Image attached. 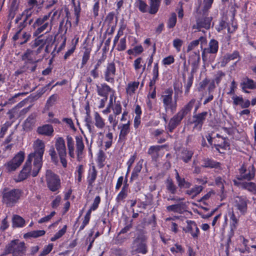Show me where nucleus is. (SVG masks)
<instances>
[{
	"instance_id": "nucleus-64",
	"label": "nucleus",
	"mask_w": 256,
	"mask_h": 256,
	"mask_svg": "<svg viewBox=\"0 0 256 256\" xmlns=\"http://www.w3.org/2000/svg\"><path fill=\"white\" fill-rule=\"evenodd\" d=\"M53 244H50L47 246H44L43 250L40 252V256H45L48 254L52 250L53 248Z\"/></svg>"
},
{
	"instance_id": "nucleus-59",
	"label": "nucleus",
	"mask_w": 256,
	"mask_h": 256,
	"mask_svg": "<svg viewBox=\"0 0 256 256\" xmlns=\"http://www.w3.org/2000/svg\"><path fill=\"white\" fill-rule=\"evenodd\" d=\"M58 98V96L57 94H52L47 100L46 102V106L48 108H50L53 106L55 104Z\"/></svg>"
},
{
	"instance_id": "nucleus-45",
	"label": "nucleus",
	"mask_w": 256,
	"mask_h": 256,
	"mask_svg": "<svg viewBox=\"0 0 256 256\" xmlns=\"http://www.w3.org/2000/svg\"><path fill=\"white\" fill-rule=\"evenodd\" d=\"M200 42H201L202 44L206 42V39L203 36H200L198 40L192 41L188 46L187 52H189L197 47L200 44Z\"/></svg>"
},
{
	"instance_id": "nucleus-5",
	"label": "nucleus",
	"mask_w": 256,
	"mask_h": 256,
	"mask_svg": "<svg viewBox=\"0 0 256 256\" xmlns=\"http://www.w3.org/2000/svg\"><path fill=\"white\" fill-rule=\"evenodd\" d=\"M5 254H12V256H24L27 251L26 244L19 239H14L10 241L4 250Z\"/></svg>"
},
{
	"instance_id": "nucleus-13",
	"label": "nucleus",
	"mask_w": 256,
	"mask_h": 256,
	"mask_svg": "<svg viewBox=\"0 0 256 256\" xmlns=\"http://www.w3.org/2000/svg\"><path fill=\"white\" fill-rule=\"evenodd\" d=\"M248 200L244 196H237L234 201V206L240 216H244L248 212Z\"/></svg>"
},
{
	"instance_id": "nucleus-49",
	"label": "nucleus",
	"mask_w": 256,
	"mask_h": 256,
	"mask_svg": "<svg viewBox=\"0 0 256 256\" xmlns=\"http://www.w3.org/2000/svg\"><path fill=\"white\" fill-rule=\"evenodd\" d=\"M136 6L142 13L148 12V6L143 0H136L135 2Z\"/></svg>"
},
{
	"instance_id": "nucleus-10",
	"label": "nucleus",
	"mask_w": 256,
	"mask_h": 256,
	"mask_svg": "<svg viewBox=\"0 0 256 256\" xmlns=\"http://www.w3.org/2000/svg\"><path fill=\"white\" fill-rule=\"evenodd\" d=\"M55 148L60 159V162L64 168L67 166L66 151L64 140L62 137H58L56 139Z\"/></svg>"
},
{
	"instance_id": "nucleus-47",
	"label": "nucleus",
	"mask_w": 256,
	"mask_h": 256,
	"mask_svg": "<svg viewBox=\"0 0 256 256\" xmlns=\"http://www.w3.org/2000/svg\"><path fill=\"white\" fill-rule=\"evenodd\" d=\"M144 50L140 44L136 46L133 48L129 49L126 52L128 55H134L135 56L140 54Z\"/></svg>"
},
{
	"instance_id": "nucleus-58",
	"label": "nucleus",
	"mask_w": 256,
	"mask_h": 256,
	"mask_svg": "<svg viewBox=\"0 0 256 256\" xmlns=\"http://www.w3.org/2000/svg\"><path fill=\"white\" fill-rule=\"evenodd\" d=\"M112 110L114 114L116 116H118L122 113V107L120 100L115 102L112 108Z\"/></svg>"
},
{
	"instance_id": "nucleus-35",
	"label": "nucleus",
	"mask_w": 256,
	"mask_h": 256,
	"mask_svg": "<svg viewBox=\"0 0 256 256\" xmlns=\"http://www.w3.org/2000/svg\"><path fill=\"white\" fill-rule=\"evenodd\" d=\"M12 226L13 228H24L26 226L25 220L18 214H14L12 219Z\"/></svg>"
},
{
	"instance_id": "nucleus-14",
	"label": "nucleus",
	"mask_w": 256,
	"mask_h": 256,
	"mask_svg": "<svg viewBox=\"0 0 256 256\" xmlns=\"http://www.w3.org/2000/svg\"><path fill=\"white\" fill-rule=\"evenodd\" d=\"M46 32L44 34H40L36 36V38L34 40L31 46L32 48H35L38 46L44 47L46 45H50L52 42V36Z\"/></svg>"
},
{
	"instance_id": "nucleus-19",
	"label": "nucleus",
	"mask_w": 256,
	"mask_h": 256,
	"mask_svg": "<svg viewBox=\"0 0 256 256\" xmlns=\"http://www.w3.org/2000/svg\"><path fill=\"white\" fill-rule=\"evenodd\" d=\"M201 48L202 59L204 61H206L207 60L208 54H217L218 50V42L216 40L212 39L208 43V48L202 49V46H201Z\"/></svg>"
},
{
	"instance_id": "nucleus-39",
	"label": "nucleus",
	"mask_w": 256,
	"mask_h": 256,
	"mask_svg": "<svg viewBox=\"0 0 256 256\" xmlns=\"http://www.w3.org/2000/svg\"><path fill=\"white\" fill-rule=\"evenodd\" d=\"M204 187L202 186L195 184L192 188L187 190L185 194L188 196H191L192 198L199 194L203 190Z\"/></svg>"
},
{
	"instance_id": "nucleus-52",
	"label": "nucleus",
	"mask_w": 256,
	"mask_h": 256,
	"mask_svg": "<svg viewBox=\"0 0 256 256\" xmlns=\"http://www.w3.org/2000/svg\"><path fill=\"white\" fill-rule=\"evenodd\" d=\"M176 14L175 12H172L167 22V28L169 29L174 28L176 24Z\"/></svg>"
},
{
	"instance_id": "nucleus-32",
	"label": "nucleus",
	"mask_w": 256,
	"mask_h": 256,
	"mask_svg": "<svg viewBox=\"0 0 256 256\" xmlns=\"http://www.w3.org/2000/svg\"><path fill=\"white\" fill-rule=\"evenodd\" d=\"M152 78L150 80L148 86L150 88H152L154 86L157 81L159 80V64L158 62H156L154 63L152 72Z\"/></svg>"
},
{
	"instance_id": "nucleus-36",
	"label": "nucleus",
	"mask_w": 256,
	"mask_h": 256,
	"mask_svg": "<svg viewBox=\"0 0 256 256\" xmlns=\"http://www.w3.org/2000/svg\"><path fill=\"white\" fill-rule=\"evenodd\" d=\"M149 8L148 12L150 14H155L158 11L162 0H148Z\"/></svg>"
},
{
	"instance_id": "nucleus-31",
	"label": "nucleus",
	"mask_w": 256,
	"mask_h": 256,
	"mask_svg": "<svg viewBox=\"0 0 256 256\" xmlns=\"http://www.w3.org/2000/svg\"><path fill=\"white\" fill-rule=\"evenodd\" d=\"M98 175V171L94 166H92L88 170L86 178L88 187L92 188Z\"/></svg>"
},
{
	"instance_id": "nucleus-50",
	"label": "nucleus",
	"mask_w": 256,
	"mask_h": 256,
	"mask_svg": "<svg viewBox=\"0 0 256 256\" xmlns=\"http://www.w3.org/2000/svg\"><path fill=\"white\" fill-rule=\"evenodd\" d=\"M84 166L82 164L79 165L76 167V170L74 172L76 175V180L78 184H80L82 182L83 174L84 173Z\"/></svg>"
},
{
	"instance_id": "nucleus-29",
	"label": "nucleus",
	"mask_w": 256,
	"mask_h": 256,
	"mask_svg": "<svg viewBox=\"0 0 256 256\" xmlns=\"http://www.w3.org/2000/svg\"><path fill=\"white\" fill-rule=\"evenodd\" d=\"M221 165L220 162H216L212 158H207L202 160V166L204 168H216L222 170Z\"/></svg>"
},
{
	"instance_id": "nucleus-53",
	"label": "nucleus",
	"mask_w": 256,
	"mask_h": 256,
	"mask_svg": "<svg viewBox=\"0 0 256 256\" xmlns=\"http://www.w3.org/2000/svg\"><path fill=\"white\" fill-rule=\"evenodd\" d=\"M130 192L122 190L118 194L116 198V201L117 203H120L121 202H124V200L127 198L128 194Z\"/></svg>"
},
{
	"instance_id": "nucleus-3",
	"label": "nucleus",
	"mask_w": 256,
	"mask_h": 256,
	"mask_svg": "<svg viewBox=\"0 0 256 256\" xmlns=\"http://www.w3.org/2000/svg\"><path fill=\"white\" fill-rule=\"evenodd\" d=\"M1 202L6 208H12L19 203L24 192L18 188L5 187L1 190Z\"/></svg>"
},
{
	"instance_id": "nucleus-6",
	"label": "nucleus",
	"mask_w": 256,
	"mask_h": 256,
	"mask_svg": "<svg viewBox=\"0 0 256 256\" xmlns=\"http://www.w3.org/2000/svg\"><path fill=\"white\" fill-rule=\"evenodd\" d=\"M173 90L170 87L166 88L162 92L160 96V100L165 111L170 112L172 114L176 111L178 106V100L174 98V100H173Z\"/></svg>"
},
{
	"instance_id": "nucleus-55",
	"label": "nucleus",
	"mask_w": 256,
	"mask_h": 256,
	"mask_svg": "<svg viewBox=\"0 0 256 256\" xmlns=\"http://www.w3.org/2000/svg\"><path fill=\"white\" fill-rule=\"evenodd\" d=\"M67 230V226L64 225L63 228L56 232L54 235L50 238L52 242H54L62 237L66 232Z\"/></svg>"
},
{
	"instance_id": "nucleus-62",
	"label": "nucleus",
	"mask_w": 256,
	"mask_h": 256,
	"mask_svg": "<svg viewBox=\"0 0 256 256\" xmlns=\"http://www.w3.org/2000/svg\"><path fill=\"white\" fill-rule=\"evenodd\" d=\"M214 182L216 186L220 188V191H222L224 190V183L226 182L221 176L216 177Z\"/></svg>"
},
{
	"instance_id": "nucleus-20",
	"label": "nucleus",
	"mask_w": 256,
	"mask_h": 256,
	"mask_svg": "<svg viewBox=\"0 0 256 256\" xmlns=\"http://www.w3.org/2000/svg\"><path fill=\"white\" fill-rule=\"evenodd\" d=\"M228 216L230 218V230L234 231L238 228L239 222V216L237 217L232 209H229L228 213L224 216V224H228Z\"/></svg>"
},
{
	"instance_id": "nucleus-46",
	"label": "nucleus",
	"mask_w": 256,
	"mask_h": 256,
	"mask_svg": "<svg viewBox=\"0 0 256 256\" xmlns=\"http://www.w3.org/2000/svg\"><path fill=\"white\" fill-rule=\"evenodd\" d=\"M27 25L28 23L26 20H23L22 22L19 23L18 26V30L12 38V40L13 42H16V40L18 38V34H21L22 30L25 28Z\"/></svg>"
},
{
	"instance_id": "nucleus-57",
	"label": "nucleus",
	"mask_w": 256,
	"mask_h": 256,
	"mask_svg": "<svg viewBox=\"0 0 256 256\" xmlns=\"http://www.w3.org/2000/svg\"><path fill=\"white\" fill-rule=\"evenodd\" d=\"M101 202V198L100 196H96L94 199V201L91 204L90 208L88 210V211H90V212H92V211L96 210L99 204H100Z\"/></svg>"
},
{
	"instance_id": "nucleus-24",
	"label": "nucleus",
	"mask_w": 256,
	"mask_h": 256,
	"mask_svg": "<svg viewBox=\"0 0 256 256\" xmlns=\"http://www.w3.org/2000/svg\"><path fill=\"white\" fill-rule=\"evenodd\" d=\"M212 17H204L198 18L196 20V24L192 26L193 29H197L200 30L202 28L208 30L210 27Z\"/></svg>"
},
{
	"instance_id": "nucleus-56",
	"label": "nucleus",
	"mask_w": 256,
	"mask_h": 256,
	"mask_svg": "<svg viewBox=\"0 0 256 256\" xmlns=\"http://www.w3.org/2000/svg\"><path fill=\"white\" fill-rule=\"evenodd\" d=\"M174 90V98L178 100V96L182 94V84H178V83L174 82L173 84Z\"/></svg>"
},
{
	"instance_id": "nucleus-34",
	"label": "nucleus",
	"mask_w": 256,
	"mask_h": 256,
	"mask_svg": "<svg viewBox=\"0 0 256 256\" xmlns=\"http://www.w3.org/2000/svg\"><path fill=\"white\" fill-rule=\"evenodd\" d=\"M166 190L168 193L172 195H174L177 193L178 186H176L172 178L168 177L165 181Z\"/></svg>"
},
{
	"instance_id": "nucleus-63",
	"label": "nucleus",
	"mask_w": 256,
	"mask_h": 256,
	"mask_svg": "<svg viewBox=\"0 0 256 256\" xmlns=\"http://www.w3.org/2000/svg\"><path fill=\"white\" fill-rule=\"evenodd\" d=\"M170 251L173 254L182 253L184 252V250L182 246L178 244H176L174 246L170 248Z\"/></svg>"
},
{
	"instance_id": "nucleus-38",
	"label": "nucleus",
	"mask_w": 256,
	"mask_h": 256,
	"mask_svg": "<svg viewBox=\"0 0 256 256\" xmlns=\"http://www.w3.org/2000/svg\"><path fill=\"white\" fill-rule=\"evenodd\" d=\"M166 210L168 212L182 214L185 211V206L184 204L182 202L168 206L166 207Z\"/></svg>"
},
{
	"instance_id": "nucleus-42",
	"label": "nucleus",
	"mask_w": 256,
	"mask_h": 256,
	"mask_svg": "<svg viewBox=\"0 0 256 256\" xmlns=\"http://www.w3.org/2000/svg\"><path fill=\"white\" fill-rule=\"evenodd\" d=\"M31 38V34L30 32H22L20 36L18 34V38L16 40L17 44L19 45H23L28 42Z\"/></svg>"
},
{
	"instance_id": "nucleus-37",
	"label": "nucleus",
	"mask_w": 256,
	"mask_h": 256,
	"mask_svg": "<svg viewBox=\"0 0 256 256\" xmlns=\"http://www.w3.org/2000/svg\"><path fill=\"white\" fill-rule=\"evenodd\" d=\"M140 85V82L137 81L131 82L128 84L126 88V94L128 96H132L136 92Z\"/></svg>"
},
{
	"instance_id": "nucleus-28",
	"label": "nucleus",
	"mask_w": 256,
	"mask_h": 256,
	"mask_svg": "<svg viewBox=\"0 0 256 256\" xmlns=\"http://www.w3.org/2000/svg\"><path fill=\"white\" fill-rule=\"evenodd\" d=\"M76 142V154L77 160L80 161L82 158L84 145L83 142L82 137L80 136H76L75 138Z\"/></svg>"
},
{
	"instance_id": "nucleus-1",
	"label": "nucleus",
	"mask_w": 256,
	"mask_h": 256,
	"mask_svg": "<svg viewBox=\"0 0 256 256\" xmlns=\"http://www.w3.org/2000/svg\"><path fill=\"white\" fill-rule=\"evenodd\" d=\"M45 145L42 140H37L34 142V152L30 154L28 158L30 159L31 175L32 177L38 176L42 166V158Z\"/></svg>"
},
{
	"instance_id": "nucleus-4",
	"label": "nucleus",
	"mask_w": 256,
	"mask_h": 256,
	"mask_svg": "<svg viewBox=\"0 0 256 256\" xmlns=\"http://www.w3.org/2000/svg\"><path fill=\"white\" fill-rule=\"evenodd\" d=\"M52 14V12H50L46 14L40 16L35 20L32 25V28L34 30V36H38L45 30H46V32H50L52 26V20H50Z\"/></svg>"
},
{
	"instance_id": "nucleus-23",
	"label": "nucleus",
	"mask_w": 256,
	"mask_h": 256,
	"mask_svg": "<svg viewBox=\"0 0 256 256\" xmlns=\"http://www.w3.org/2000/svg\"><path fill=\"white\" fill-rule=\"evenodd\" d=\"M130 122L128 120L126 124H123L118 126L120 130L118 142H125L126 137L130 130Z\"/></svg>"
},
{
	"instance_id": "nucleus-17",
	"label": "nucleus",
	"mask_w": 256,
	"mask_h": 256,
	"mask_svg": "<svg viewBox=\"0 0 256 256\" xmlns=\"http://www.w3.org/2000/svg\"><path fill=\"white\" fill-rule=\"evenodd\" d=\"M208 114V112L204 111L193 114L192 124H194V130H196L198 131L202 130V126L206 120Z\"/></svg>"
},
{
	"instance_id": "nucleus-12",
	"label": "nucleus",
	"mask_w": 256,
	"mask_h": 256,
	"mask_svg": "<svg viewBox=\"0 0 256 256\" xmlns=\"http://www.w3.org/2000/svg\"><path fill=\"white\" fill-rule=\"evenodd\" d=\"M22 60L24 61L25 66L27 70L34 72L36 70L37 67V60H36L34 56V51L30 48H28L26 52L22 55Z\"/></svg>"
},
{
	"instance_id": "nucleus-48",
	"label": "nucleus",
	"mask_w": 256,
	"mask_h": 256,
	"mask_svg": "<svg viewBox=\"0 0 256 256\" xmlns=\"http://www.w3.org/2000/svg\"><path fill=\"white\" fill-rule=\"evenodd\" d=\"M106 160V156L104 152L102 150H100L98 153L96 158L98 166L99 168H102L104 166V162Z\"/></svg>"
},
{
	"instance_id": "nucleus-61",
	"label": "nucleus",
	"mask_w": 256,
	"mask_h": 256,
	"mask_svg": "<svg viewBox=\"0 0 256 256\" xmlns=\"http://www.w3.org/2000/svg\"><path fill=\"white\" fill-rule=\"evenodd\" d=\"M174 61V56L172 55H170L162 60V65L166 66L172 64Z\"/></svg>"
},
{
	"instance_id": "nucleus-16",
	"label": "nucleus",
	"mask_w": 256,
	"mask_h": 256,
	"mask_svg": "<svg viewBox=\"0 0 256 256\" xmlns=\"http://www.w3.org/2000/svg\"><path fill=\"white\" fill-rule=\"evenodd\" d=\"M186 226L182 228V230L186 234H189L194 240L198 239L200 234V230L195 221L187 220L186 221Z\"/></svg>"
},
{
	"instance_id": "nucleus-15",
	"label": "nucleus",
	"mask_w": 256,
	"mask_h": 256,
	"mask_svg": "<svg viewBox=\"0 0 256 256\" xmlns=\"http://www.w3.org/2000/svg\"><path fill=\"white\" fill-rule=\"evenodd\" d=\"M30 174V158H27L18 176L14 178V180L16 182H20L27 179Z\"/></svg>"
},
{
	"instance_id": "nucleus-51",
	"label": "nucleus",
	"mask_w": 256,
	"mask_h": 256,
	"mask_svg": "<svg viewBox=\"0 0 256 256\" xmlns=\"http://www.w3.org/2000/svg\"><path fill=\"white\" fill-rule=\"evenodd\" d=\"M194 78V75L192 74H190V75L188 77L186 83L184 85V95L186 96H188L190 94V88L192 86Z\"/></svg>"
},
{
	"instance_id": "nucleus-21",
	"label": "nucleus",
	"mask_w": 256,
	"mask_h": 256,
	"mask_svg": "<svg viewBox=\"0 0 256 256\" xmlns=\"http://www.w3.org/2000/svg\"><path fill=\"white\" fill-rule=\"evenodd\" d=\"M96 90L98 95L101 97L108 98L109 94H115V90L106 82L97 84Z\"/></svg>"
},
{
	"instance_id": "nucleus-7",
	"label": "nucleus",
	"mask_w": 256,
	"mask_h": 256,
	"mask_svg": "<svg viewBox=\"0 0 256 256\" xmlns=\"http://www.w3.org/2000/svg\"><path fill=\"white\" fill-rule=\"evenodd\" d=\"M46 180L47 187L52 192H56L61 188V180L60 176L50 170H48L46 173Z\"/></svg>"
},
{
	"instance_id": "nucleus-54",
	"label": "nucleus",
	"mask_w": 256,
	"mask_h": 256,
	"mask_svg": "<svg viewBox=\"0 0 256 256\" xmlns=\"http://www.w3.org/2000/svg\"><path fill=\"white\" fill-rule=\"evenodd\" d=\"M166 147V145H156V146H150L148 151V154L152 156L155 153L158 154V153L160 151V150Z\"/></svg>"
},
{
	"instance_id": "nucleus-43",
	"label": "nucleus",
	"mask_w": 256,
	"mask_h": 256,
	"mask_svg": "<svg viewBox=\"0 0 256 256\" xmlns=\"http://www.w3.org/2000/svg\"><path fill=\"white\" fill-rule=\"evenodd\" d=\"M45 234L46 231L44 230H32L24 234V238H37L44 236Z\"/></svg>"
},
{
	"instance_id": "nucleus-25",
	"label": "nucleus",
	"mask_w": 256,
	"mask_h": 256,
	"mask_svg": "<svg viewBox=\"0 0 256 256\" xmlns=\"http://www.w3.org/2000/svg\"><path fill=\"white\" fill-rule=\"evenodd\" d=\"M240 86L243 92L245 93H249L250 92L247 90L248 89H256V82L254 81L252 79L246 76L243 78L242 82L240 83Z\"/></svg>"
},
{
	"instance_id": "nucleus-26",
	"label": "nucleus",
	"mask_w": 256,
	"mask_h": 256,
	"mask_svg": "<svg viewBox=\"0 0 256 256\" xmlns=\"http://www.w3.org/2000/svg\"><path fill=\"white\" fill-rule=\"evenodd\" d=\"M234 184L242 190H246L253 194L256 193V184L250 181L238 182L234 180Z\"/></svg>"
},
{
	"instance_id": "nucleus-40",
	"label": "nucleus",
	"mask_w": 256,
	"mask_h": 256,
	"mask_svg": "<svg viewBox=\"0 0 256 256\" xmlns=\"http://www.w3.org/2000/svg\"><path fill=\"white\" fill-rule=\"evenodd\" d=\"M67 146L68 148V153L71 158H74V141L72 138L70 136H66Z\"/></svg>"
},
{
	"instance_id": "nucleus-30",
	"label": "nucleus",
	"mask_w": 256,
	"mask_h": 256,
	"mask_svg": "<svg viewBox=\"0 0 256 256\" xmlns=\"http://www.w3.org/2000/svg\"><path fill=\"white\" fill-rule=\"evenodd\" d=\"M175 172L176 180V183L178 184V188H180V189L190 188V186H192V182H188V180H186L185 179V178L180 176L176 170H175Z\"/></svg>"
},
{
	"instance_id": "nucleus-11",
	"label": "nucleus",
	"mask_w": 256,
	"mask_h": 256,
	"mask_svg": "<svg viewBox=\"0 0 256 256\" xmlns=\"http://www.w3.org/2000/svg\"><path fill=\"white\" fill-rule=\"evenodd\" d=\"M148 241L146 237L144 234H138L134 240L132 248L138 254H143L148 252Z\"/></svg>"
},
{
	"instance_id": "nucleus-2",
	"label": "nucleus",
	"mask_w": 256,
	"mask_h": 256,
	"mask_svg": "<svg viewBox=\"0 0 256 256\" xmlns=\"http://www.w3.org/2000/svg\"><path fill=\"white\" fill-rule=\"evenodd\" d=\"M196 102V100L194 98H192L170 120L167 126H166L168 135H169L168 132H172L174 130L181 124L182 119L191 112Z\"/></svg>"
},
{
	"instance_id": "nucleus-22",
	"label": "nucleus",
	"mask_w": 256,
	"mask_h": 256,
	"mask_svg": "<svg viewBox=\"0 0 256 256\" xmlns=\"http://www.w3.org/2000/svg\"><path fill=\"white\" fill-rule=\"evenodd\" d=\"M92 50V46L86 42V40L83 43L82 48V56L81 62V68L85 66L90 58V53Z\"/></svg>"
},
{
	"instance_id": "nucleus-18",
	"label": "nucleus",
	"mask_w": 256,
	"mask_h": 256,
	"mask_svg": "<svg viewBox=\"0 0 256 256\" xmlns=\"http://www.w3.org/2000/svg\"><path fill=\"white\" fill-rule=\"evenodd\" d=\"M104 75L105 81L110 84H114V78L116 76V66L114 62L107 64Z\"/></svg>"
},
{
	"instance_id": "nucleus-41",
	"label": "nucleus",
	"mask_w": 256,
	"mask_h": 256,
	"mask_svg": "<svg viewBox=\"0 0 256 256\" xmlns=\"http://www.w3.org/2000/svg\"><path fill=\"white\" fill-rule=\"evenodd\" d=\"M94 125L98 128L102 130L105 126L104 120L102 117L98 112L94 114Z\"/></svg>"
},
{
	"instance_id": "nucleus-27",
	"label": "nucleus",
	"mask_w": 256,
	"mask_h": 256,
	"mask_svg": "<svg viewBox=\"0 0 256 256\" xmlns=\"http://www.w3.org/2000/svg\"><path fill=\"white\" fill-rule=\"evenodd\" d=\"M194 154V150L188 148H183L180 152L179 158L184 163L188 164L191 161Z\"/></svg>"
},
{
	"instance_id": "nucleus-8",
	"label": "nucleus",
	"mask_w": 256,
	"mask_h": 256,
	"mask_svg": "<svg viewBox=\"0 0 256 256\" xmlns=\"http://www.w3.org/2000/svg\"><path fill=\"white\" fill-rule=\"evenodd\" d=\"M238 171V174L236 178L240 181H251L254 179L256 174V168L254 165L247 167L244 164H242Z\"/></svg>"
},
{
	"instance_id": "nucleus-33",
	"label": "nucleus",
	"mask_w": 256,
	"mask_h": 256,
	"mask_svg": "<svg viewBox=\"0 0 256 256\" xmlns=\"http://www.w3.org/2000/svg\"><path fill=\"white\" fill-rule=\"evenodd\" d=\"M54 130L53 126L50 124H45L40 126L37 128V132L40 135L46 136H52L53 134Z\"/></svg>"
},
{
	"instance_id": "nucleus-44",
	"label": "nucleus",
	"mask_w": 256,
	"mask_h": 256,
	"mask_svg": "<svg viewBox=\"0 0 256 256\" xmlns=\"http://www.w3.org/2000/svg\"><path fill=\"white\" fill-rule=\"evenodd\" d=\"M222 142L220 144H214V147L219 153L224 154V152L220 151V148L226 150L230 146V144L228 142L227 138H222Z\"/></svg>"
},
{
	"instance_id": "nucleus-60",
	"label": "nucleus",
	"mask_w": 256,
	"mask_h": 256,
	"mask_svg": "<svg viewBox=\"0 0 256 256\" xmlns=\"http://www.w3.org/2000/svg\"><path fill=\"white\" fill-rule=\"evenodd\" d=\"M126 48V36H124L120 40V42L117 46L116 50L119 52H121L124 50Z\"/></svg>"
},
{
	"instance_id": "nucleus-9",
	"label": "nucleus",
	"mask_w": 256,
	"mask_h": 256,
	"mask_svg": "<svg viewBox=\"0 0 256 256\" xmlns=\"http://www.w3.org/2000/svg\"><path fill=\"white\" fill-rule=\"evenodd\" d=\"M25 158L24 152L20 151L10 160L4 164V166L8 172H11L16 170L24 162Z\"/></svg>"
}]
</instances>
